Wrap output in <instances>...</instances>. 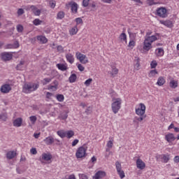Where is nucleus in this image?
I'll return each mask as SVG.
<instances>
[{
    "mask_svg": "<svg viewBox=\"0 0 179 179\" xmlns=\"http://www.w3.org/2000/svg\"><path fill=\"white\" fill-rule=\"evenodd\" d=\"M151 34H152V32L150 31L147 32L143 43V47L138 48V50L140 51H142V52H149L150 50H152V44H153L155 41H157V40H159L158 35L150 36Z\"/></svg>",
    "mask_w": 179,
    "mask_h": 179,
    "instance_id": "nucleus-1",
    "label": "nucleus"
},
{
    "mask_svg": "<svg viewBox=\"0 0 179 179\" xmlns=\"http://www.w3.org/2000/svg\"><path fill=\"white\" fill-rule=\"evenodd\" d=\"M39 85L38 83H28L24 85L23 92L24 93H31V92H36L38 89Z\"/></svg>",
    "mask_w": 179,
    "mask_h": 179,
    "instance_id": "nucleus-2",
    "label": "nucleus"
},
{
    "mask_svg": "<svg viewBox=\"0 0 179 179\" xmlns=\"http://www.w3.org/2000/svg\"><path fill=\"white\" fill-rule=\"evenodd\" d=\"M112 104H111V108L113 113L114 114H117L118 111L121 109V104H122V99L121 98H113L112 99Z\"/></svg>",
    "mask_w": 179,
    "mask_h": 179,
    "instance_id": "nucleus-3",
    "label": "nucleus"
},
{
    "mask_svg": "<svg viewBox=\"0 0 179 179\" xmlns=\"http://www.w3.org/2000/svg\"><path fill=\"white\" fill-rule=\"evenodd\" d=\"M76 57L77 59H78V61H80L81 64H86L89 62V59L85 55L80 53V52H77L76 53Z\"/></svg>",
    "mask_w": 179,
    "mask_h": 179,
    "instance_id": "nucleus-4",
    "label": "nucleus"
},
{
    "mask_svg": "<svg viewBox=\"0 0 179 179\" xmlns=\"http://www.w3.org/2000/svg\"><path fill=\"white\" fill-rule=\"evenodd\" d=\"M86 148L81 146L77 149L76 156L77 159H82V157H86Z\"/></svg>",
    "mask_w": 179,
    "mask_h": 179,
    "instance_id": "nucleus-5",
    "label": "nucleus"
},
{
    "mask_svg": "<svg viewBox=\"0 0 179 179\" xmlns=\"http://www.w3.org/2000/svg\"><path fill=\"white\" fill-rule=\"evenodd\" d=\"M157 15L159 17H162L163 19L169 16V14L167 13V9L164 7H160L157 8L156 10Z\"/></svg>",
    "mask_w": 179,
    "mask_h": 179,
    "instance_id": "nucleus-6",
    "label": "nucleus"
},
{
    "mask_svg": "<svg viewBox=\"0 0 179 179\" xmlns=\"http://www.w3.org/2000/svg\"><path fill=\"white\" fill-rule=\"evenodd\" d=\"M146 113V106L143 103H139L138 108H136V114L137 115H145Z\"/></svg>",
    "mask_w": 179,
    "mask_h": 179,
    "instance_id": "nucleus-7",
    "label": "nucleus"
},
{
    "mask_svg": "<svg viewBox=\"0 0 179 179\" xmlns=\"http://www.w3.org/2000/svg\"><path fill=\"white\" fill-rule=\"evenodd\" d=\"M115 166H116V170H117V174L120 176V178L121 179L124 178L125 173L124 172V171H122L121 164L119 162H116Z\"/></svg>",
    "mask_w": 179,
    "mask_h": 179,
    "instance_id": "nucleus-8",
    "label": "nucleus"
},
{
    "mask_svg": "<svg viewBox=\"0 0 179 179\" xmlns=\"http://www.w3.org/2000/svg\"><path fill=\"white\" fill-rule=\"evenodd\" d=\"M13 57L11 52H4L0 54V57L2 61H10Z\"/></svg>",
    "mask_w": 179,
    "mask_h": 179,
    "instance_id": "nucleus-9",
    "label": "nucleus"
},
{
    "mask_svg": "<svg viewBox=\"0 0 179 179\" xmlns=\"http://www.w3.org/2000/svg\"><path fill=\"white\" fill-rule=\"evenodd\" d=\"M106 176V171H98L94 176L92 177V179H102Z\"/></svg>",
    "mask_w": 179,
    "mask_h": 179,
    "instance_id": "nucleus-10",
    "label": "nucleus"
},
{
    "mask_svg": "<svg viewBox=\"0 0 179 179\" xmlns=\"http://www.w3.org/2000/svg\"><path fill=\"white\" fill-rule=\"evenodd\" d=\"M1 93H9L12 90V86L10 84H4L0 89Z\"/></svg>",
    "mask_w": 179,
    "mask_h": 179,
    "instance_id": "nucleus-11",
    "label": "nucleus"
},
{
    "mask_svg": "<svg viewBox=\"0 0 179 179\" xmlns=\"http://www.w3.org/2000/svg\"><path fill=\"white\" fill-rule=\"evenodd\" d=\"M58 81L55 80L48 86V90L52 92H56V90H58Z\"/></svg>",
    "mask_w": 179,
    "mask_h": 179,
    "instance_id": "nucleus-12",
    "label": "nucleus"
},
{
    "mask_svg": "<svg viewBox=\"0 0 179 179\" xmlns=\"http://www.w3.org/2000/svg\"><path fill=\"white\" fill-rule=\"evenodd\" d=\"M52 159V156L50 153H43L41 157V161L43 162H50Z\"/></svg>",
    "mask_w": 179,
    "mask_h": 179,
    "instance_id": "nucleus-13",
    "label": "nucleus"
},
{
    "mask_svg": "<svg viewBox=\"0 0 179 179\" xmlns=\"http://www.w3.org/2000/svg\"><path fill=\"white\" fill-rule=\"evenodd\" d=\"M136 167L137 169H139V170H143L145 167H146V164L142 159H137L136 160Z\"/></svg>",
    "mask_w": 179,
    "mask_h": 179,
    "instance_id": "nucleus-14",
    "label": "nucleus"
},
{
    "mask_svg": "<svg viewBox=\"0 0 179 179\" xmlns=\"http://www.w3.org/2000/svg\"><path fill=\"white\" fill-rule=\"evenodd\" d=\"M69 5L71 8L72 13H78V3L75 1H71L69 3Z\"/></svg>",
    "mask_w": 179,
    "mask_h": 179,
    "instance_id": "nucleus-15",
    "label": "nucleus"
},
{
    "mask_svg": "<svg viewBox=\"0 0 179 179\" xmlns=\"http://www.w3.org/2000/svg\"><path fill=\"white\" fill-rule=\"evenodd\" d=\"M165 139L169 142V143H171V142H174V141H176V136L173 133H169L165 136Z\"/></svg>",
    "mask_w": 179,
    "mask_h": 179,
    "instance_id": "nucleus-16",
    "label": "nucleus"
},
{
    "mask_svg": "<svg viewBox=\"0 0 179 179\" xmlns=\"http://www.w3.org/2000/svg\"><path fill=\"white\" fill-rule=\"evenodd\" d=\"M13 127H16L17 128L20 127L22 124H23V119L22 117H18L14 120L13 122Z\"/></svg>",
    "mask_w": 179,
    "mask_h": 179,
    "instance_id": "nucleus-17",
    "label": "nucleus"
},
{
    "mask_svg": "<svg viewBox=\"0 0 179 179\" xmlns=\"http://www.w3.org/2000/svg\"><path fill=\"white\" fill-rule=\"evenodd\" d=\"M65 57L67 62H69V64H73L75 62V57L72 53H67Z\"/></svg>",
    "mask_w": 179,
    "mask_h": 179,
    "instance_id": "nucleus-18",
    "label": "nucleus"
},
{
    "mask_svg": "<svg viewBox=\"0 0 179 179\" xmlns=\"http://www.w3.org/2000/svg\"><path fill=\"white\" fill-rule=\"evenodd\" d=\"M30 9L32 10L34 15H35V16H40V15H41V10L37 8V7L34 6H30Z\"/></svg>",
    "mask_w": 179,
    "mask_h": 179,
    "instance_id": "nucleus-19",
    "label": "nucleus"
},
{
    "mask_svg": "<svg viewBox=\"0 0 179 179\" xmlns=\"http://www.w3.org/2000/svg\"><path fill=\"white\" fill-rule=\"evenodd\" d=\"M57 75V71L52 70L51 71V78H44L43 81V85H47V83H50V82L52 80V78Z\"/></svg>",
    "mask_w": 179,
    "mask_h": 179,
    "instance_id": "nucleus-20",
    "label": "nucleus"
},
{
    "mask_svg": "<svg viewBox=\"0 0 179 179\" xmlns=\"http://www.w3.org/2000/svg\"><path fill=\"white\" fill-rule=\"evenodd\" d=\"M38 41H39V43H41V44H45L48 43V39H47V38H45V36H43V35H40L36 37Z\"/></svg>",
    "mask_w": 179,
    "mask_h": 179,
    "instance_id": "nucleus-21",
    "label": "nucleus"
},
{
    "mask_svg": "<svg viewBox=\"0 0 179 179\" xmlns=\"http://www.w3.org/2000/svg\"><path fill=\"white\" fill-rule=\"evenodd\" d=\"M159 23L161 24H164V26H166V27H173V22L171 20H159Z\"/></svg>",
    "mask_w": 179,
    "mask_h": 179,
    "instance_id": "nucleus-22",
    "label": "nucleus"
},
{
    "mask_svg": "<svg viewBox=\"0 0 179 179\" xmlns=\"http://www.w3.org/2000/svg\"><path fill=\"white\" fill-rule=\"evenodd\" d=\"M7 159L10 160L16 157V151H8L6 154Z\"/></svg>",
    "mask_w": 179,
    "mask_h": 179,
    "instance_id": "nucleus-23",
    "label": "nucleus"
},
{
    "mask_svg": "<svg viewBox=\"0 0 179 179\" xmlns=\"http://www.w3.org/2000/svg\"><path fill=\"white\" fill-rule=\"evenodd\" d=\"M43 142H45L46 145H52V143H54V138L48 136L43 140Z\"/></svg>",
    "mask_w": 179,
    "mask_h": 179,
    "instance_id": "nucleus-24",
    "label": "nucleus"
},
{
    "mask_svg": "<svg viewBox=\"0 0 179 179\" xmlns=\"http://www.w3.org/2000/svg\"><path fill=\"white\" fill-rule=\"evenodd\" d=\"M155 53L157 57H163L164 55V50L162 48H157L155 50Z\"/></svg>",
    "mask_w": 179,
    "mask_h": 179,
    "instance_id": "nucleus-25",
    "label": "nucleus"
},
{
    "mask_svg": "<svg viewBox=\"0 0 179 179\" xmlns=\"http://www.w3.org/2000/svg\"><path fill=\"white\" fill-rule=\"evenodd\" d=\"M166 83V79L164 77L160 76L157 82V85L158 86H163Z\"/></svg>",
    "mask_w": 179,
    "mask_h": 179,
    "instance_id": "nucleus-26",
    "label": "nucleus"
},
{
    "mask_svg": "<svg viewBox=\"0 0 179 179\" xmlns=\"http://www.w3.org/2000/svg\"><path fill=\"white\" fill-rule=\"evenodd\" d=\"M58 136H60L62 138H66V131L62 129L57 131Z\"/></svg>",
    "mask_w": 179,
    "mask_h": 179,
    "instance_id": "nucleus-27",
    "label": "nucleus"
},
{
    "mask_svg": "<svg viewBox=\"0 0 179 179\" xmlns=\"http://www.w3.org/2000/svg\"><path fill=\"white\" fill-rule=\"evenodd\" d=\"M169 86L172 89H176L178 86V82L176 80H171L169 83Z\"/></svg>",
    "mask_w": 179,
    "mask_h": 179,
    "instance_id": "nucleus-28",
    "label": "nucleus"
},
{
    "mask_svg": "<svg viewBox=\"0 0 179 179\" xmlns=\"http://www.w3.org/2000/svg\"><path fill=\"white\" fill-rule=\"evenodd\" d=\"M161 159L164 163H168L169 160H170L169 155H161Z\"/></svg>",
    "mask_w": 179,
    "mask_h": 179,
    "instance_id": "nucleus-29",
    "label": "nucleus"
},
{
    "mask_svg": "<svg viewBox=\"0 0 179 179\" xmlns=\"http://www.w3.org/2000/svg\"><path fill=\"white\" fill-rule=\"evenodd\" d=\"M57 66L60 71H66V69H68V66H66V64H57Z\"/></svg>",
    "mask_w": 179,
    "mask_h": 179,
    "instance_id": "nucleus-30",
    "label": "nucleus"
},
{
    "mask_svg": "<svg viewBox=\"0 0 179 179\" xmlns=\"http://www.w3.org/2000/svg\"><path fill=\"white\" fill-rule=\"evenodd\" d=\"M75 135V132L72 130L66 131V138H68V139H71L72 136Z\"/></svg>",
    "mask_w": 179,
    "mask_h": 179,
    "instance_id": "nucleus-31",
    "label": "nucleus"
},
{
    "mask_svg": "<svg viewBox=\"0 0 179 179\" xmlns=\"http://www.w3.org/2000/svg\"><path fill=\"white\" fill-rule=\"evenodd\" d=\"M76 74H71L69 78L70 83H75L76 82Z\"/></svg>",
    "mask_w": 179,
    "mask_h": 179,
    "instance_id": "nucleus-32",
    "label": "nucleus"
},
{
    "mask_svg": "<svg viewBox=\"0 0 179 179\" xmlns=\"http://www.w3.org/2000/svg\"><path fill=\"white\" fill-rule=\"evenodd\" d=\"M19 42L15 41L14 44H9L7 45V48H18Z\"/></svg>",
    "mask_w": 179,
    "mask_h": 179,
    "instance_id": "nucleus-33",
    "label": "nucleus"
},
{
    "mask_svg": "<svg viewBox=\"0 0 179 179\" xmlns=\"http://www.w3.org/2000/svg\"><path fill=\"white\" fill-rule=\"evenodd\" d=\"M78 33V27L75 26L74 27L71 28L70 30V34L71 36H75Z\"/></svg>",
    "mask_w": 179,
    "mask_h": 179,
    "instance_id": "nucleus-34",
    "label": "nucleus"
},
{
    "mask_svg": "<svg viewBox=\"0 0 179 179\" xmlns=\"http://www.w3.org/2000/svg\"><path fill=\"white\" fill-rule=\"evenodd\" d=\"M119 38L120 41H125V43H127V34H125V33H122L120 35Z\"/></svg>",
    "mask_w": 179,
    "mask_h": 179,
    "instance_id": "nucleus-35",
    "label": "nucleus"
},
{
    "mask_svg": "<svg viewBox=\"0 0 179 179\" xmlns=\"http://www.w3.org/2000/svg\"><path fill=\"white\" fill-rule=\"evenodd\" d=\"M29 121L32 125H34L37 121V117L34 115L29 117Z\"/></svg>",
    "mask_w": 179,
    "mask_h": 179,
    "instance_id": "nucleus-36",
    "label": "nucleus"
},
{
    "mask_svg": "<svg viewBox=\"0 0 179 179\" xmlns=\"http://www.w3.org/2000/svg\"><path fill=\"white\" fill-rule=\"evenodd\" d=\"M159 73L156 70H151L149 73L150 78H155Z\"/></svg>",
    "mask_w": 179,
    "mask_h": 179,
    "instance_id": "nucleus-37",
    "label": "nucleus"
},
{
    "mask_svg": "<svg viewBox=\"0 0 179 179\" xmlns=\"http://www.w3.org/2000/svg\"><path fill=\"white\" fill-rule=\"evenodd\" d=\"M64 17H65V13H64V11H59L58 13H57V19H64Z\"/></svg>",
    "mask_w": 179,
    "mask_h": 179,
    "instance_id": "nucleus-38",
    "label": "nucleus"
},
{
    "mask_svg": "<svg viewBox=\"0 0 179 179\" xmlns=\"http://www.w3.org/2000/svg\"><path fill=\"white\" fill-rule=\"evenodd\" d=\"M136 44V43L135 42V41H134V39H130L128 47H129L130 48H134Z\"/></svg>",
    "mask_w": 179,
    "mask_h": 179,
    "instance_id": "nucleus-39",
    "label": "nucleus"
},
{
    "mask_svg": "<svg viewBox=\"0 0 179 179\" xmlns=\"http://www.w3.org/2000/svg\"><path fill=\"white\" fill-rule=\"evenodd\" d=\"M92 82H93V79L89 78L85 80V82L84 83V85H85L87 86V87H89V86H90V85H92Z\"/></svg>",
    "mask_w": 179,
    "mask_h": 179,
    "instance_id": "nucleus-40",
    "label": "nucleus"
},
{
    "mask_svg": "<svg viewBox=\"0 0 179 179\" xmlns=\"http://www.w3.org/2000/svg\"><path fill=\"white\" fill-rule=\"evenodd\" d=\"M118 73V70L115 67H112V72H110V74L112 76H115Z\"/></svg>",
    "mask_w": 179,
    "mask_h": 179,
    "instance_id": "nucleus-41",
    "label": "nucleus"
},
{
    "mask_svg": "<svg viewBox=\"0 0 179 179\" xmlns=\"http://www.w3.org/2000/svg\"><path fill=\"white\" fill-rule=\"evenodd\" d=\"M41 23H43V21L40 20L39 19H35V20L33 21V24H34L35 26H40V24H41Z\"/></svg>",
    "mask_w": 179,
    "mask_h": 179,
    "instance_id": "nucleus-42",
    "label": "nucleus"
},
{
    "mask_svg": "<svg viewBox=\"0 0 179 179\" xmlns=\"http://www.w3.org/2000/svg\"><path fill=\"white\" fill-rule=\"evenodd\" d=\"M114 140L111 138L110 141H108L106 146L109 148L111 149L113 148Z\"/></svg>",
    "mask_w": 179,
    "mask_h": 179,
    "instance_id": "nucleus-43",
    "label": "nucleus"
},
{
    "mask_svg": "<svg viewBox=\"0 0 179 179\" xmlns=\"http://www.w3.org/2000/svg\"><path fill=\"white\" fill-rule=\"evenodd\" d=\"M56 5H57V2H55V1L51 0L50 1H49V6H50L52 9H54Z\"/></svg>",
    "mask_w": 179,
    "mask_h": 179,
    "instance_id": "nucleus-44",
    "label": "nucleus"
},
{
    "mask_svg": "<svg viewBox=\"0 0 179 179\" xmlns=\"http://www.w3.org/2000/svg\"><path fill=\"white\" fill-rule=\"evenodd\" d=\"M135 64H134V69L136 71H139V68L141 66V64H139V60H136L135 61Z\"/></svg>",
    "mask_w": 179,
    "mask_h": 179,
    "instance_id": "nucleus-45",
    "label": "nucleus"
},
{
    "mask_svg": "<svg viewBox=\"0 0 179 179\" xmlns=\"http://www.w3.org/2000/svg\"><path fill=\"white\" fill-rule=\"evenodd\" d=\"M7 118H8V116H6V114L5 113L0 114V120H1V121H6Z\"/></svg>",
    "mask_w": 179,
    "mask_h": 179,
    "instance_id": "nucleus-46",
    "label": "nucleus"
},
{
    "mask_svg": "<svg viewBox=\"0 0 179 179\" xmlns=\"http://www.w3.org/2000/svg\"><path fill=\"white\" fill-rule=\"evenodd\" d=\"M78 176L80 179H89V177L85 173H79Z\"/></svg>",
    "mask_w": 179,
    "mask_h": 179,
    "instance_id": "nucleus-47",
    "label": "nucleus"
},
{
    "mask_svg": "<svg viewBox=\"0 0 179 179\" xmlns=\"http://www.w3.org/2000/svg\"><path fill=\"white\" fill-rule=\"evenodd\" d=\"M64 95L62 94L57 95V100H58V101H60V102L64 101Z\"/></svg>",
    "mask_w": 179,
    "mask_h": 179,
    "instance_id": "nucleus-48",
    "label": "nucleus"
},
{
    "mask_svg": "<svg viewBox=\"0 0 179 179\" xmlns=\"http://www.w3.org/2000/svg\"><path fill=\"white\" fill-rule=\"evenodd\" d=\"M17 31H18V33L23 31V26L22 24L17 25Z\"/></svg>",
    "mask_w": 179,
    "mask_h": 179,
    "instance_id": "nucleus-49",
    "label": "nucleus"
},
{
    "mask_svg": "<svg viewBox=\"0 0 179 179\" xmlns=\"http://www.w3.org/2000/svg\"><path fill=\"white\" fill-rule=\"evenodd\" d=\"M157 66V62L156 61H152L151 63H150V67L153 69L155 68H156Z\"/></svg>",
    "mask_w": 179,
    "mask_h": 179,
    "instance_id": "nucleus-50",
    "label": "nucleus"
},
{
    "mask_svg": "<svg viewBox=\"0 0 179 179\" xmlns=\"http://www.w3.org/2000/svg\"><path fill=\"white\" fill-rule=\"evenodd\" d=\"M140 117L137 118V121H138L139 122L143 121V120H145V118H146V115H139Z\"/></svg>",
    "mask_w": 179,
    "mask_h": 179,
    "instance_id": "nucleus-51",
    "label": "nucleus"
},
{
    "mask_svg": "<svg viewBox=\"0 0 179 179\" xmlns=\"http://www.w3.org/2000/svg\"><path fill=\"white\" fill-rule=\"evenodd\" d=\"M17 13L18 16H22V15H23V13H24V10H23V8H19L17 11Z\"/></svg>",
    "mask_w": 179,
    "mask_h": 179,
    "instance_id": "nucleus-52",
    "label": "nucleus"
},
{
    "mask_svg": "<svg viewBox=\"0 0 179 179\" xmlns=\"http://www.w3.org/2000/svg\"><path fill=\"white\" fill-rule=\"evenodd\" d=\"M129 38H130V40L135 41V39L136 38V34L135 33L129 34Z\"/></svg>",
    "mask_w": 179,
    "mask_h": 179,
    "instance_id": "nucleus-53",
    "label": "nucleus"
},
{
    "mask_svg": "<svg viewBox=\"0 0 179 179\" xmlns=\"http://www.w3.org/2000/svg\"><path fill=\"white\" fill-rule=\"evenodd\" d=\"M92 106H88L87 108V109L85 110V113L89 115V114H92Z\"/></svg>",
    "mask_w": 179,
    "mask_h": 179,
    "instance_id": "nucleus-54",
    "label": "nucleus"
},
{
    "mask_svg": "<svg viewBox=\"0 0 179 179\" xmlns=\"http://www.w3.org/2000/svg\"><path fill=\"white\" fill-rule=\"evenodd\" d=\"M147 3L150 5V6H152V5H156L157 3H155V0H147Z\"/></svg>",
    "mask_w": 179,
    "mask_h": 179,
    "instance_id": "nucleus-55",
    "label": "nucleus"
},
{
    "mask_svg": "<svg viewBox=\"0 0 179 179\" xmlns=\"http://www.w3.org/2000/svg\"><path fill=\"white\" fill-rule=\"evenodd\" d=\"M76 22L77 24H82V23H83V20H82V18H80V17L76 18Z\"/></svg>",
    "mask_w": 179,
    "mask_h": 179,
    "instance_id": "nucleus-56",
    "label": "nucleus"
},
{
    "mask_svg": "<svg viewBox=\"0 0 179 179\" xmlns=\"http://www.w3.org/2000/svg\"><path fill=\"white\" fill-rule=\"evenodd\" d=\"M77 66L80 72H83V71H85V67L82 64H79Z\"/></svg>",
    "mask_w": 179,
    "mask_h": 179,
    "instance_id": "nucleus-57",
    "label": "nucleus"
},
{
    "mask_svg": "<svg viewBox=\"0 0 179 179\" xmlns=\"http://www.w3.org/2000/svg\"><path fill=\"white\" fill-rule=\"evenodd\" d=\"M57 50L59 52H64V48L61 45H58Z\"/></svg>",
    "mask_w": 179,
    "mask_h": 179,
    "instance_id": "nucleus-58",
    "label": "nucleus"
},
{
    "mask_svg": "<svg viewBox=\"0 0 179 179\" xmlns=\"http://www.w3.org/2000/svg\"><path fill=\"white\" fill-rule=\"evenodd\" d=\"M90 1V0H83V6H85V7L88 6Z\"/></svg>",
    "mask_w": 179,
    "mask_h": 179,
    "instance_id": "nucleus-59",
    "label": "nucleus"
},
{
    "mask_svg": "<svg viewBox=\"0 0 179 179\" xmlns=\"http://www.w3.org/2000/svg\"><path fill=\"white\" fill-rule=\"evenodd\" d=\"M78 143H79V140L78 139H75L73 142H72V146H76V145H78Z\"/></svg>",
    "mask_w": 179,
    "mask_h": 179,
    "instance_id": "nucleus-60",
    "label": "nucleus"
},
{
    "mask_svg": "<svg viewBox=\"0 0 179 179\" xmlns=\"http://www.w3.org/2000/svg\"><path fill=\"white\" fill-rule=\"evenodd\" d=\"M30 152L31 155H37V150L36 148H31Z\"/></svg>",
    "mask_w": 179,
    "mask_h": 179,
    "instance_id": "nucleus-61",
    "label": "nucleus"
},
{
    "mask_svg": "<svg viewBox=\"0 0 179 179\" xmlns=\"http://www.w3.org/2000/svg\"><path fill=\"white\" fill-rule=\"evenodd\" d=\"M59 118H61L62 120H66L68 118V114H64V115H62Z\"/></svg>",
    "mask_w": 179,
    "mask_h": 179,
    "instance_id": "nucleus-62",
    "label": "nucleus"
},
{
    "mask_svg": "<svg viewBox=\"0 0 179 179\" xmlns=\"http://www.w3.org/2000/svg\"><path fill=\"white\" fill-rule=\"evenodd\" d=\"M174 163H179V156L177 155L173 158Z\"/></svg>",
    "mask_w": 179,
    "mask_h": 179,
    "instance_id": "nucleus-63",
    "label": "nucleus"
},
{
    "mask_svg": "<svg viewBox=\"0 0 179 179\" xmlns=\"http://www.w3.org/2000/svg\"><path fill=\"white\" fill-rule=\"evenodd\" d=\"M46 97L47 99H51V97H52V94L51 92H47Z\"/></svg>",
    "mask_w": 179,
    "mask_h": 179,
    "instance_id": "nucleus-64",
    "label": "nucleus"
}]
</instances>
